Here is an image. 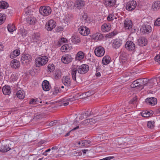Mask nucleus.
I'll return each instance as SVG.
<instances>
[{"label": "nucleus", "instance_id": "f257e3e1", "mask_svg": "<svg viewBox=\"0 0 160 160\" xmlns=\"http://www.w3.org/2000/svg\"><path fill=\"white\" fill-rule=\"evenodd\" d=\"M89 69L88 66L85 64L79 66L77 69L75 68H73L72 71V75L73 79L77 82L76 78L77 71L79 74H83L87 72Z\"/></svg>", "mask_w": 160, "mask_h": 160}, {"label": "nucleus", "instance_id": "f03ea898", "mask_svg": "<svg viewBox=\"0 0 160 160\" xmlns=\"http://www.w3.org/2000/svg\"><path fill=\"white\" fill-rule=\"evenodd\" d=\"M13 147V142L7 143L5 142L2 141L0 142V151L2 152H6Z\"/></svg>", "mask_w": 160, "mask_h": 160}, {"label": "nucleus", "instance_id": "7ed1b4c3", "mask_svg": "<svg viewBox=\"0 0 160 160\" xmlns=\"http://www.w3.org/2000/svg\"><path fill=\"white\" fill-rule=\"evenodd\" d=\"M48 60V58L46 56H41L35 59V64L37 67H39L45 65Z\"/></svg>", "mask_w": 160, "mask_h": 160}, {"label": "nucleus", "instance_id": "20e7f679", "mask_svg": "<svg viewBox=\"0 0 160 160\" xmlns=\"http://www.w3.org/2000/svg\"><path fill=\"white\" fill-rule=\"evenodd\" d=\"M39 11L41 15L46 16L51 13L52 10L51 8L49 6H43L40 8Z\"/></svg>", "mask_w": 160, "mask_h": 160}, {"label": "nucleus", "instance_id": "39448f33", "mask_svg": "<svg viewBox=\"0 0 160 160\" xmlns=\"http://www.w3.org/2000/svg\"><path fill=\"white\" fill-rule=\"evenodd\" d=\"M142 82L143 84L145 86H148L149 88H151L157 83V80L156 78H152L148 80L147 78H143Z\"/></svg>", "mask_w": 160, "mask_h": 160}, {"label": "nucleus", "instance_id": "423d86ee", "mask_svg": "<svg viewBox=\"0 0 160 160\" xmlns=\"http://www.w3.org/2000/svg\"><path fill=\"white\" fill-rule=\"evenodd\" d=\"M79 32L84 36H88L90 32V30L86 26H81L78 29Z\"/></svg>", "mask_w": 160, "mask_h": 160}, {"label": "nucleus", "instance_id": "0eeeda50", "mask_svg": "<svg viewBox=\"0 0 160 160\" xmlns=\"http://www.w3.org/2000/svg\"><path fill=\"white\" fill-rule=\"evenodd\" d=\"M105 52L104 48L101 46L96 47L94 50V53L95 55L98 57L103 56L104 55Z\"/></svg>", "mask_w": 160, "mask_h": 160}, {"label": "nucleus", "instance_id": "6e6552de", "mask_svg": "<svg viewBox=\"0 0 160 160\" xmlns=\"http://www.w3.org/2000/svg\"><path fill=\"white\" fill-rule=\"evenodd\" d=\"M137 6V3L135 1H132L127 4L126 8L128 11H131L135 9Z\"/></svg>", "mask_w": 160, "mask_h": 160}, {"label": "nucleus", "instance_id": "1a4fd4ad", "mask_svg": "<svg viewBox=\"0 0 160 160\" xmlns=\"http://www.w3.org/2000/svg\"><path fill=\"white\" fill-rule=\"evenodd\" d=\"M40 34L39 33H34L32 35L31 41L32 42L38 43L41 41Z\"/></svg>", "mask_w": 160, "mask_h": 160}, {"label": "nucleus", "instance_id": "9d476101", "mask_svg": "<svg viewBox=\"0 0 160 160\" xmlns=\"http://www.w3.org/2000/svg\"><path fill=\"white\" fill-rule=\"evenodd\" d=\"M131 86L132 88H134L137 87L141 88L142 86L144 87L145 85L143 84L142 80L141 79H139L134 81Z\"/></svg>", "mask_w": 160, "mask_h": 160}, {"label": "nucleus", "instance_id": "9b49d317", "mask_svg": "<svg viewBox=\"0 0 160 160\" xmlns=\"http://www.w3.org/2000/svg\"><path fill=\"white\" fill-rule=\"evenodd\" d=\"M55 22L53 20H50L46 23L45 28L48 31H51L55 28Z\"/></svg>", "mask_w": 160, "mask_h": 160}, {"label": "nucleus", "instance_id": "f8f14e48", "mask_svg": "<svg viewBox=\"0 0 160 160\" xmlns=\"http://www.w3.org/2000/svg\"><path fill=\"white\" fill-rule=\"evenodd\" d=\"M125 46L126 48L129 51H133L135 48V44L132 42L130 41L126 42Z\"/></svg>", "mask_w": 160, "mask_h": 160}, {"label": "nucleus", "instance_id": "ddd939ff", "mask_svg": "<svg viewBox=\"0 0 160 160\" xmlns=\"http://www.w3.org/2000/svg\"><path fill=\"white\" fill-rule=\"evenodd\" d=\"M141 32L144 33H148L152 31L151 27L148 25H143L140 28Z\"/></svg>", "mask_w": 160, "mask_h": 160}, {"label": "nucleus", "instance_id": "4468645a", "mask_svg": "<svg viewBox=\"0 0 160 160\" xmlns=\"http://www.w3.org/2000/svg\"><path fill=\"white\" fill-rule=\"evenodd\" d=\"M124 27L126 30H131L132 25V21L128 19L124 21Z\"/></svg>", "mask_w": 160, "mask_h": 160}, {"label": "nucleus", "instance_id": "2eb2a0df", "mask_svg": "<svg viewBox=\"0 0 160 160\" xmlns=\"http://www.w3.org/2000/svg\"><path fill=\"white\" fill-rule=\"evenodd\" d=\"M75 100V97L74 96H71L70 98H64L62 99L61 101L63 103V105L64 106H66L69 104V103H71L72 102L74 101Z\"/></svg>", "mask_w": 160, "mask_h": 160}, {"label": "nucleus", "instance_id": "dca6fc26", "mask_svg": "<svg viewBox=\"0 0 160 160\" xmlns=\"http://www.w3.org/2000/svg\"><path fill=\"white\" fill-rule=\"evenodd\" d=\"M72 58L71 55L67 54L62 56V62L65 64H68L72 61Z\"/></svg>", "mask_w": 160, "mask_h": 160}, {"label": "nucleus", "instance_id": "f3484780", "mask_svg": "<svg viewBox=\"0 0 160 160\" xmlns=\"http://www.w3.org/2000/svg\"><path fill=\"white\" fill-rule=\"evenodd\" d=\"M145 101L147 104L152 106L155 105L157 103V99L153 97L147 98L145 99Z\"/></svg>", "mask_w": 160, "mask_h": 160}, {"label": "nucleus", "instance_id": "a211bd4d", "mask_svg": "<svg viewBox=\"0 0 160 160\" xmlns=\"http://www.w3.org/2000/svg\"><path fill=\"white\" fill-rule=\"evenodd\" d=\"M116 0H105L104 4L107 7H111L116 5Z\"/></svg>", "mask_w": 160, "mask_h": 160}, {"label": "nucleus", "instance_id": "6ab92c4d", "mask_svg": "<svg viewBox=\"0 0 160 160\" xmlns=\"http://www.w3.org/2000/svg\"><path fill=\"white\" fill-rule=\"evenodd\" d=\"M42 86L43 89L44 91H48L50 88L49 82L47 80H44L42 83Z\"/></svg>", "mask_w": 160, "mask_h": 160}, {"label": "nucleus", "instance_id": "aec40b11", "mask_svg": "<svg viewBox=\"0 0 160 160\" xmlns=\"http://www.w3.org/2000/svg\"><path fill=\"white\" fill-rule=\"evenodd\" d=\"M85 5L83 0H77L75 4V7L78 9L82 8Z\"/></svg>", "mask_w": 160, "mask_h": 160}, {"label": "nucleus", "instance_id": "412c9836", "mask_svg": "<svg viewBox=\"0 0 160 160\" xmlns=\"http://www.w3.org/2000/svg\"><path fill=\"white\" fill-rule=\"evenodd\" d=\"M11 65L12 68L16 69L19 68L20 63L17 60L13 59L11 61Z\"/></svg>", "mask_w": 160, "mask_h": 160}, {"label": "nucleus", "instance_id": "4be33fe9", "mask_svg": "<svg viewBox=\"0 0 160 160\" xmlns=\"http://www.w3.org/2000/svg\"><path fill=\"white\" fill-rule=\"evenodd\" d=\"M152 8L154 11H157L160 8V1H155L152 4Z\"/></svg>", "mask_w": 160, "mask_h": 160}, {"label": "nucleus", "instance_id": "5701e85b", "mask_svg": "<svg viewBox=\"0 0 160 160\" xmlns=\"http://www.w3.org/2000/svg\"><path fill=\"white\" fill-rule=\"evenodd\" d=\"M138 44L141 46H145L147 44V40L146 38L141 37L138 39Z\"/></svg>", "mask_w": 160, "mask_h": 160}, {"label": "nucleus", "instance_id": "b1692460", "mask_svg": "<svg viewBox=\"0 0 160 160\" xmlns=\"http://www.w3.org/2000/svg\"><path fill=\"white\" fill-rule=\"evenodd\" d=\"M2 91L3 94L8 95L10 93L11 89L10 86L5 85L3 87Z\"/></svg>", "mask_w": 160, "mask_h": 160}, {"label": "nucleus", "instance_id": "393cba45", "mask_svg": "<svg viewBox=\"0 0 160 160\" xmlns=\"http://www.w3.org/2000/svg\"><path fill=\"white\" fill-rule=\"evenodd\" d=\"M32 57L30 55L28 54H25L23 55L22 57L21 60L23 61H25L27 63L29 62L31 60Z\"/></svg>", "mask_w": 160, "mask_h": 160}, {"label": "nucleus", "instance_id": "a878e982", "mask_svg": "<svg viewBox=\"0 0 160 160\" xmlns=\"http://www.w3.org/2000/svg\"><path fill=\"white\" fill-rule=\"evenodd\" d=\"M62 82L65 86H70V85L71 81L70 78L68 77H63L62 79Z\"/></svg>", "mask_w": 160, "mask_h": 160}, {"label": "nucleus", "instance_id": "bb28decb", "mask_svg": "<svg viewBox=\"0 0 160 160\" xmlns=\"http://www.w3.org/2000/svg\"><path fill=\"white\" fill-rule=\"evenodd\" d=\"M60 88L58 87L57 86H55L52 90L50 92L51 95L52 97L56 96L58 93L59 92V89Z\"/></svg>", "mask_w": 160, "mask_h": 160}, {"label": "nucleus", "instance_id": "cd10ccee", "mask_svg": "<svg viewBox=\"0 0 160 160\" xmlns=\"http://www.w3.org/2000/svg\"><path fill=\"white\" fill-rule=\"evenodd\" d=\"M85 54L82 51H80L78 52L76 56V58L78 60H81L84 57Z\"/></svg>", "mask_w": 160, "mask_h": 160}, {"label": "nucleus", "instance_id": "c85d7f7f", "mask_svg": "<svg viewBox=\"0 0 160 160\" xmlns=\"http://www.w3.org/2000/svg\"><path fill=\"white\" fill-rule=\"evenodd\" d=\"M121 40L119 39H116L113 43V47L116 49L119 48L121 45Z\"/></svg>", "mask_w": 160, "mask_h": 160}, {"label": "nucleus", "instance_id": "c756f323", "mask_svg": "<svg viewBox=\"0 0 160 160\" xmlns=\"http://www.w3.org/2000/svg\"><path fill=\"white\" fill-rule=\"evenodd\" d=\"M17 97L20 99H22L25 97V92L22 90H19L16 93Z\"/></svg>", "mask_w": 160, "mask_h": 160}, {"label": "nucleus", "instance_id": "7c9ffc66", "mask_svg": "<svg viewBox=\"0 0 160 160\" xmlns=\"http://www.w3.org/2000/svg\"><path fill=\"white\" fill-rule=\"evenodd\" d=\"M81 39L78 35H75L72 37L71 41L74 44H77L81 42Z\"/></svg>", "mask_w": 160, "mask_h": 160}, {"label": "nucleus", "instance_id": "2f4dec72", "mask_svg": "<svg viewBox=\"0 0 160 160\" xmlns=\"http://www.w3.org/2000/svg\"><path fill=\"white\" fill-rule=\"evenodd\" d=\"M110 26L109 24L108 25L106 23L103 24L101 27V29L103 32H107L110 29Z\"/></svg>", "mask_w": 160, "mask_h": 160}, {"label": "nucleus", "instance_id": "473e14b6", "mask_svg": "<svg viewBox=\"0 0 160 160\" xmlns=\"http://www.w3.org/2000/svg\"><path fill=\"white\" fill-rule=\"evenodd\" d=\"M93 38L95 40H101L103 38L102 34L99 33H96L92 36Z\"/></svg>", "mask_w": 160, "mask_h": 160}, {"label": "nucleus", "instance_id": "72a5a7b5", "mask_svg": "<svg viewBox=\"0 0 160 160\" xmlns=\"http://www.w3.org/2000/svg\"><path fill=\"white\" fill-rule=\"evenodd\" d=\"M20 54V51L18 49L14 50L10 55V57L12 58L14 57H16Z\"/></svg>", "mask_w": 160, "mask_h": 160}, {"label": "nucleus", "instance_id": "f704fd0d", "mask_svg": "<svg viewBox=\"0 0 160 160\" xmlns=\"http://www.w3.org/2000/svg\"><path fill=\"white\" fill-rule=\"evenodd\" d=\"M110 57L109 56H105L102 60V63L103 64L107 65L110 62Z\"/></svg>", "mask_w": 160, "mask_h": 160}, {"label": "nucleus", "instance_id": "c9c22d12", "mask_svg": "<svg viewBox=\"0 0 160 160\" xmlns=\"http://www.w3.org/2000/svg\"><path fill=\"white\" fill-rule=\"evenodd\" d=\"M36 22V19L33 17H30L27 19V22L30 24H34Z\"/></svg>", "mask_w": 160, "mask_h": 160}, {"label": "nucleus", "instance_id": "e433bc0d", "mask_svg": "<svg viewBox=\"0 0 160 160\" xmlns=\"http://www.w3.org/2000/svg\"><path fill=\"white\" fill-rule=\"evenodd\" d=\"M8 7V4L6 2L2 1L0 2V8L4 9L7 8Z\"/></svg>", "mask_w": 160, "mask_h": 160}, {"label": "nucleus", "instance_id": "4c0bfd02", "mask_svg": "<svg viewBox=\"0 0 160 160\" xmlns=\"http://www.w3.org/2000/svg\"><path fill=\"white\" fill-rule=\"evenodd\" d=\"M7 29L8 31L10 32H13L16 30V28L14 25L9 24L7 26Z\"/></svg>", "mask_w": 160, "mask_h": 160}, {"label": "nucleus", "instance_id": "58836bf2", "mask_svg": "<svg viewBox=\"0 0 160 160\" xmlns=\"http://www.w3.org/2000/svg\"><path fill=\"white\" fill-rule=\"evenodd\" d=\"M54 78L57 79H59L61 77L62 72L59 70H57L56 71L54 74Z\"/></svg>", "mask_w": 160, "mask_h": 160}, {"label": "nucleus", "instance_id": "ea45409f", "mask_svg": "<svg viewBox=\"0 0 160 160\" xmlns=\"http://www.w3.org/2000/svg\"><path fill=\"white\" fill-rule=\"evenodd\" d=\"M6 18V15L3 13H0V25L3 22V21Z\"/></svg>", "mask_w": 160, "mask_h": 160}, {"label": "nucleus", "instance_id": "a19ab883", "mask_svg": "<svg viewBox=\"0 0 160 160\" xmlns=\"http://www.w3.org/2000/svg\"><path fill=\"white\" fill-rule=\"evenodd\" d=\"M47 68L48 71L50 72H53L55 69L54 65L53 64H49Z\"/></svg>", "mask_w": 160, "mask_h": 160}, {"label": "nucleus", "instance_id": "79ce46f5", "mask_svg": "<svg viewBox=\"0 0 160 160\" xmlns=\"http://www.w3.org/2000/svg\"><path fill=\"white\" fill-rule=\"evenodd\" d=\"M67 42V40L66 38H62L58 41V45L59 46L62 45L63 43H65Z\"/></svg>", "mask_w": 160, "mask_h": 160}, {"label": "nucleus", "instance_id": "37998d69", "mask_svg": "<svg viewBox=\"0 0 160 160\" xmlns=\"http://www.w3.org/2000/svg\"><path fill=\"white\" fill-rule=\"evenodd\" d=\"M142 115L144 117H148L150 116L151 113L148 111H144L141 112Z\"/></svg>", "mask_w": 160, "mask_h": 160}, {"label": "nucleus", "instance_id": "c03bdc74", "mask_svg": "<svg viewBox=\"0 0 160 160\" xmlns=\"http://www.w3.org/2000/svg\"><path fill=\"white\" fill-rule=\"evenodd\" d=\"M94 110H91L89 109L87 111H86L84 113V116L86 117L90 116L91 115L93 114V113Z\"/></svg>", "mask_w": 160, "mask_h": 160}, {"label": "nucleus", "instance_id": "a18cd8bd", "mask_svg": "<svg viewBox=\"0 0 160 160\" xmlns=\"http://www.w3.org/2000/svg\"><path fill=\"white\" fill-rule=\"evenodd\" d=\"M69 49V47L67 44H65L62 46L61 50L62 52H66Z\"/></svg>", "mask_w": 160, "mask_h": 160}, {"label": "nucleus", "instance_id": "49530a36", "mask_svg": "<svg viewBox=\"0 0 160 160\" xmlns=\"http://www.w3.org/2000/svg\"><path fill=\"white\" fill-rule=\"evenodd\" d=\"M154 122L153 121H149L148 122L147 124V127L148 128H152L154 127Z\"/></svg>", "mask_w": 160, "mask_h": 160}, {"label": "nucleus", "instance_id": "de8ad7c7", "mask_svg": "<svg viewBox=\"0 0 160 160\" xmlns=\"http://www.w3.org/2000/svg\"><path fill=\"white\" fill-rule=\"evenodd\" d=\"M127 142V139L126 138H121L118 141V142L120 144H124Z\"/></svg>", "mask_w": 160, "mask_h": 160}, {"label": "nucleus", "instance_id": "09e8293b", "mask_svg": "<svg viewBox=\"0 0 160 160\" xmlns=\"http://www.w3.org/2000/svg\"><path fill=\"white\" fill-rule=\"evenodd\" d=\"M82 145L83 146H87L88 144L91 145V142L89 140H84L81 141Z\"/></svg>", "mask_w": 160, "mask_h": 160}, {"label": "nucleus", "instance_id": "8fccbe9b", "mask_svg": "<svg viewBox=\"0 0 160 160\" xmlns=\"http://www.w3.org/2000/svg\"><path fill=\"white\" fill-rule=\"evenodd\" d=\"M95 118H90L89 119V125H92L94 124L97 121L96 120V119H97V117H95Z\"/></svg>", "mask_w": 160, "mask_h": 160}, {"label": "nucleus", "instance_id": "3c124183", "mask_svg": "<svg viewBox=\"0 0 160 160\" xmlns=\"http://www.w3.org/2000/svg\"><path fill=\"white\" fill-rule=\"evenodd\" d=\"M154 25L155 26H160V18L157 19L154 22Z\"/></svg>", "mask_w": 160, "mask_h": 160}, {"label": "nucleus", "instance_id": "603ef678", "mask_svg": "<svg viewBox=\"0 0 160 160\" xmlns=\"http://www.w3.org/2000/svg\"><path fill=\"white\" fill-rule=\"evenodd\" d=\"M89 119H86L83 121L81 122V124H84L86 125H89Z\"/></svg>", "mask_w": 160, "mask_h": 160}, {"label": "nucleus", "instance_id": "864d4df0", "mask_svg": "<svg viewBox=\"0 0 160 160\" xmlns=\"http://www.w3.org/2000/svg\"><path fill=\"white\" fill-rule=\"evenodd\" d=\"M155 60L158 62H160V56L157 55L155 57Z\"/></svg>", "mask_w": 160, "mask_h": 160}, {"label": "nucleus", "instance_id": "5fc2aeb1", "mask_svg": "<svg viewBox=\"0 0 160 160\" xmlns=\"http://www.w3.org/2000/svg\"><path fill=\"white\" fill-rule=\"evenodd\" d=\"M113 158V157H108L99 160H110Z\"/></svg>", "mask_w": 160, "mask_h": 160}, {"label": "nucleus", "instance_id": "6e6d98bb", "mask_svg": "<svg viewBox=\"0 0 160 160\" xmlns=\"http://www.w3.org/2000/svg\"><path fill=\"white\" fill-rule=\"evenodd\" d=\"M137 97L136 96L135 97L130 101L131 103H133L134 102H136L137 101Z\"/></svg>", "mask_w": 160, "mask_h": 160}, {"label": "nucleus", "instance_id": "4d7b16f0", "mask_svg": "<svg viewBox=\"0 0 160 160\" xmlns=\"http://www.w3.org/2000/svg\"><path fill=\"white\" fill-rule=\"evenodd\" d=\"M37 100L34 99H31V101L29 102L30 104H34L36 102Z\"/></svg>", "mask_w": 160, "mask_h": 160}, {"label": "nucleus", "instance_id": "13d9d810", "mask_svg": "<svg viewBox=\"0 0 160 160\" xmlns=\"http://www.w3.org/2000/svg\"><path fill=\"white\" fill-rule=\"evenodd\" d=\"M84 114L83 113H81L80 115L79 119L80 120H82L84 118Z\"/></svg>", "mask_w": 160, "mask_h": 160}, {"label": "nucleus", "instance_id": "bf43d9fd", "mask_svg": "<svg viewBox=\"0 0 160 160\" xmlns=\"http://www.w3.org/2000/svg\"><path fill=\"white\" fill-rule=\"evenodd\" d=\"M107 19L108 21H111L113 19L111 15H110L108 17Z\"/></svg>", "mask_w": 160, "mask_h": 160}, {"label": "nucleus", "instance_id": "052dcab7", "mask_svg": "<svg viewBox=\"0 0 160 160\" xmlns=\"http://www.w3.org/2000/svg\"><path fill=\"white\" fill-rule=\"evenodd\" d=\"M115 35V34L113 32H112L109 34L108 37L109 38H112V36H114Z\"/></svg>", "mask_w": 160, "mask_h": 160}, {"label": "nucleus", "instance_id": "680f3d73", "mask_svg": "<svg viewBox=\"0 0 160 160\" xmlns=\"http://www.w3.org/2000/svg\"><path fill=\"white\" fill-rule=\"evenodd\" d=\"M92 110H94L93 113V114H96L98 112V109H95L94 108L92 109Z\"/></svg>", "mask_w": 160, "mask_h": 160}, {"label": "nucleus", "instance_id": "e2e57ef3", "mask_svg": "<svg viewBox=\"0 0 160 160\" xmlns=\"http://www.w3.org/2000/svg\"><path fill=\"white\" fill-rule=\"evenodd\" d=\"M3 46L2 45L0 44V51L3 50Z\"/></svg>", "mask_w": 160, "mask_h": 160}, {"label": "nucleus", "instance_id": "0e129e2a", "mask_svg": "<svg viewBox=\"0 0 160 160\" xmlns=\"http://www.w3.org/2000/svg\"><path fill=\"white\" fill-rule=\"evenodd\" d=\"M96 75L97 77H99L101 76V74L100 72H98L96 73Z\"/></svg>", "mask_w": 160, "mask_h": 160}, {"label": "nucleus", "instance_id": "69168bd1", "mask_svg": "<svg viewBox=\"0 0 160 160\" xmlns=\"http://www.w3.org/2000/svg\"><path fill=\"white\" fill-rule=\"evenodd\" d=\"M88 151V149H84L82 150V152L83 154H85L86 153V152Z\"/></svg>", "mask_w": 160, "mask_h": 160}, {"label": "nucleus", "instance_id": "338daca9", "mask_svg": "<svg viewBox=\"0 0 160 160\" xmlns=\"http://www.w3.org/2000/svg\"><path fill=\"white\" fill-rule=\"evenodd\" d=\"M79 128V126H77L76 127L74 128L73 129H72V130H75L77 129H78Z\"/></svg>", "mask_w": 160, "mask_h": 160}, {"label": "nucleus", "instance_id": "774afa93", "mask_svg": "<svg viewBox=\"0 0 160 160\" xmlns=\"http://www.w3.org/2000/svg\"><path fill=\"white\" fill-rule=\"evenodd\" d=\"M54 124H55V123L52 122L49 123V125L50 126H53Z\"/></svg>", "mask_w": 160, "mask_h": 160}]
</instances>
